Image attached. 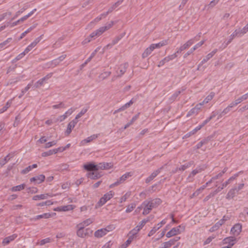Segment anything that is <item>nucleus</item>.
Wrapping results in <instances>:
<instances>
[{"label":"nucleus","mask_w":248,"mask_h":248,"mask_svg":"<svg viewBox=\"0 0 248 248\" xmlns=\"http://www.w3.org/2000/svg\"><path fill=\"white\" fill-rule=\"evenodd\" d=\"M99 165V170H104V169H108L110 168L111 167V165L110 163H100L98 164Z\"/></svg>","instance_id":"c9c22d12"},{"label":"nucleus","mask_w":248,"mask_h":248,"mask_svg":"<svg viewBox=\"0 0 248 248\" xmlns=\"http://www.w3.org/2000/svg\"><path fill=\"white\" fill-rule=\"evenodd\" d=\"M201 104H200L199 103L197 104L194 108H193L190 111H188L186 115V116L189 117L192 115L197 114L200 111L201 108Z\"/></svg>","instance_id":"dca6fc26"},{"label":"nucleus","mask_w":248,"mask_h":248,"mask_svg":"<svg viewBox=\"0 0 248 248\" xmlns=\"http://www.w3.org/2000/svg\"><path fill=\"white\" fill-rule=\"evenodd\" d=\"M133 173L131 172H126L119 179L122 183H124L128 178L131 177Z\"/></svg>","instance_id":"7c9ffc66"},{"label":"nucleus","mask_w":248,"mask_h":248,"mask_svg":"<svg viewBox=\"0 0 248 248\" xmlns=\"http://www.w3.org/2000/svg\"><path fill=\"white\" fill-rule=\"evenodd\" d=\"M195 38L191 39L187 41L185 44L187 48H188L191 46L194 42Z\"/></svg>","instance_id":"774afa93"},{"label":"nucleus","mask_w":248,"mask_h":248,"mask_svg":"<svg viewBox=\"0 0 248 248\" xmlns=\"http://www.w3.org/2000/svg\"><path fill=\"white\" fill-rule=\"evenodd\" d=\"M242 231V225L240 223L235 224L231 230V233L235 237L238 236Z\"/></svg>","instance_id":"6e6552de"},{"label":"nucleus","mask_w":248,"mask_h":248,"mask_svg":"<svg viewBox=\"0 0 248 248\" xmlns=\"http://www.w3.org/2000/svg\"><path fill=\"white\" fill-rule=\"evenodd\" d=\"M78 228V230L77 231V233L78 236L82 238H84L87 235H88L89 232L90 231L89 229H84L85 227L81 226V225H78L77 226Z\"/></svg>","instance_id":"39448f33"},{"label":"nucleus","mask_w":248,"mask_h":248,"mask_svg":"<svg viewBox=\"0 0 248 248\" xmlns=\"http://www.w3.org/2000/svg\"><path fill=\"white\" fill-rule=\"evenodd\" d=\"M50 241H51L50 238H45V239H44L40 241V245L41 246H42V245H45L46 243H48L50 242Z\"/></svg>","instance_id":"338daca9"},{"label":"nucleus","mask_w":248,"mask_h":248,"mask_svg":"<svg viewBox=\"0 0 248 248\" xmlns=\"http://www.w3.org/2000/svg\"><path fill=\"white\" fill-rule=\"evenodd\" d=\"M45 179V176L43 174H40L30 179L31 182H36L37 184H40L43 182Z\"/></svg>","instance_id":"6ab92c4d"},{"label":"nucleus","mask_w":248,"mask_h":248,"mask_svg":"<svg viewBox=\"0 0 248 248\" xmlns=\"http://www.w3.org/2000/svg\"><path fill=\"white\" fill-rule=\"evenodd\" d=\"M180 239V237H176L175 238L170 239L168 242H164L162 245V248H170L171 246L174 245L176 242L178 241Z\"/></svg>","instance_id":"9d476101"},{"label":"nucleus","mask_w":248,"mask_h":248,"mask_svg":"<svg viewBox=\"0 0 248 248\" xmlns=\"http://www.w3.org/2000/svg\"><path fill=\"white\" fill-rule=\"evenodd\" d=\"M97 137H98V135H97V134L93 135L88 137L87 138L82 140L81 141L80 143L81 145H83L85 144V143H89V142L92 141L93 140L96 139Z\"/></svg>","instance_id":"5701e85b"},{"label":"nucleus","mask_w":248,"mask_h":248,"mask_svg":"<svg viewBox=\"0 0 248 248\" xmlns=\"http://www.w3.org/2000/svg\"><path fill=\"white\" fill-rule=\"evenodd\" d=\"M207 142H208V140H203L201 141L195 146L196 149H200L203 145L206 144L207 143Z\"/></svg>","instance_id":"603ef678"},{"label":"nucleus","mask_w":248,"mask_h":248,"mask_svg":"<svg viewBox=\"0 0 248 248\" xmlns=\"http://www.w3.org/2000/svg\"><path fill=\"white\" fill-rule=\"evenodd\" d=\"M51 217V215L50 213H44L42 215H40L36 216L34 218H32L31 220H36L41 218H48Z\"/></svg>","instance_id":"c85d7f7f"},{"label":"nucleus","mask_w":248,"mask_h":248,"mask_svg":"<svg viewBox=\"0 0 248 248\" xmlns=\"http://www.w3.org/2000/svg\"><path fill=\"white\" fill-rule=\"evenodd\" d=\"M245 34V33H243V31L242 29H239L238 30H236L233 33L232 36L236 37H241L243 35Z\"/></svg>","instance_id":"c03bdc74"},{"label":"nucleus","mask_w":248,"mask_h":248,"mask_svg":"<svg viewBox=\"0 0 248 248\" xmlns=\"http://www.w3.org/2000/svg\"><path fill=\"white\" fill-rule=\"evenodd\" d=\"M87 176L92 179H96L99 178L98 174L95 172H90L87 174Z\"/></svg>","instance_id":"a18cd8bd"},{"label":"nucleus","mask_w":248,"mask_h":248,"mask_svg":"<svg viewBox=\"0 0 248 248\" xmlns=\"http://www.w3.org/2000/svg\"><path fill=\"white\" fill-rule=\"evenodd\" d=\"M60 149L61 148L60 147L57 149L50 150L47 152H45L42 154V156L43 157H46L49 155H51L53 154H55L59 151Z\"/></svg>","instance_id":"b1692460"},{"label":"nucleus","mask_w":248,"mask_h":248,"mask_svg":"<svg viewBox=\"0 0 248 248\" xmlns=\"http://www.w3.org/2000/svg\"><path fill=\"white\" fill-rule=\"evenodd\" d=\"M135 207L136 204L135 203H132L127 206L125 212L126 213H130L132 211H133V210L135 208Z\"/></svg>","instance_id":"3c124183"},{"label":"nucleus","mask_w":248,"mask_h":248,"mask_svg":"<svg viewBox=\"0 0 248 248\" xmlns=\"http://www.w3.org/2000/svg\"><path fill=\"white\" fill-rule=\"evenodd\" d=\"M163 168V167H161L157 170H155L149 177L146 179L145 182L146 183H148L153 180L161 172Z\"/></svg>","instance_id":"f8f14e48"},{"label":"nucleus","mask_w":248,"mask_h":248,"mask_svg":"<svg viewBox=\"0 0 248 248\" xmlns=\"http://www.w3.org/2000/svg\"><path fill=\"white\" fill-rule=\"evenodd\" d=\"M244 186V184L242 183L238 185L237 187H234L231 188L226 195V199L228 200L232 199L235 196L236 194H238L239 191L242 189Z\"/></svg>","instance_id":"f03ea898"},{"label":"nucleus","mask_w":248,"mask_h":248,"mask_svg":"<svg viewBox=\"0 0 248 248\" xmlns=\"http://www.w3.org/2000/svg\"><path fill=\"white\" fill-rule=\"evenodd\" d=\"M122 38V36H118L116 37L111 42V45L114 46L116 44H117Z\"/></svg>","instance_id":"680f3d73"},{"label":"nucleus","mask_w":248,"mask_h":248,"mask_svg":"<svg viewBox=\"0 0 248 248\" xmlns=\"http://www.w3.org/2000/svg\"><path fill=\"white\" fill-rule=\"evenodd\" d=\"M14 156V154H9L3 159L0 160V165L2 167Z\"/></svg>","instance_id":"412c9836"},{"label":"nucleus","mask_w":248,"mask_h":248,"mask_svg":"<svg viewBox=\"0 0 248 248\" xmlns=\"http://www.w3.org/2000/svg\"><path fill=\"white\" fill-rule=\"evenodd\" d=\"M17 236V235L16 234H14L12 235L5 237L2 241V244L4 246L8 245L11 241L14 240Z\"/></svg>","instance_id":"aec40b11"},{"label":"nucleus","mask_w":248,"mask_h":248,"mask_svg":"<svg viewBox=\"0 0 248 248\" xmlns=\"http://www.w3.org/2000/svg\"><path fill=\"white\" fill-rule=\"evenodd\" d=\"M133 103H134V101H133V99H132L129 102L126 103L124 106H123L122 107H121L117 110H115L114 112V113H116V112H118L122 111L125 110L127 108L130 107Z\"/></svg>","instance_id":"bb28decb"},{"label":"nucleus","mask_w":248,"mask_h":248,"mask_svg":"<svg viewBox=\"0 0 248 248\" xmlns=\"http://www.w3.org/2000/svg\"><path fill=\"white\" fill-rule=\"evenodd\" d=\"M44 83V81H43L42 79H40L34 84V87L35 88H39L41 86H43Z\"/></svg>","instance_id":"6e6d98bb"},{"label":"nucleus","mask_w":248,"mask_h":248,"mask_svg":"<svg viewBox=\"0 0 248 248\" xmlns=\"http://www.w3.org/2000/svg\"><path fill=\"white\" fill-rule=\"evenodd\" d=\"M219 1V0H212L209 4L208 5V6L210 8H213L215 6H216Z\"/></svg>","instance_id":"0e129e2a"},{"label":"nucleus","mask_w":248,"mask_h":248,"mask_svg":"<svg viewBox=\"0 0 248 248\" xmlns=\"http://www.w3.org/2000/svg\"><path fill=\"white\" fill-rule=\"evenodd\" d=\"M184 91V90H182V91H177L175 92L170 98H169V101L171 103L173 101H174L177 97L179 96V95L181 93L182 91Z\"/></svg>","instance_id":"2f4dec72"},{"label":"nucleus","mask_w":248,"mask_h":248,"mask_svg":"<svg viewBox=\"0 0 248 248\" xmlns=\"http://www.w3.org/2000/svg\"><path fill=\"white\" fill-rule=\"evenodd\" d=\"M25 186H26L25 184H22L21 185L12 187L11 188V190L12 192L20 191V190L24 189L25 187Z\"/></svg>","instance_id":"72a5a7b5"},{"label":"nucleus","mask_w":248,"mask_h":248,"mask_svg":"<svg viewBox=\"0 0 248 248\" xmlns=\"http://www.w3.org/2000/svg\"><path fill=\"white\" fill-rule=\"evenodd\" d=\"M56 143H57V141H56V140H53L51 142H48L46 144L45 148H48L51 147L52 146L56 145Z\"/></svg>","instance_id":"e2e57ef3"},{"label":"nucleus","mask_w":248,"mask_h":248,"mask_svg":"<svg viewBox=\"0 0 248 248\" xmlns=\"http://www.w3.org/2000/svg\"><path fill=\"white\" fill-rule=\"evenodd\" d=\"M128 63H123L119 66L118 70L116 71V73L118 74V77H121L126 72L128 67Z\"/></svg>","instance_id":"9b49d317"},{"label":"nucleus","mask_w":248,"mask_h":248,"mask_svg":"<svg viewBox=\"0 0 248 248\" xmlns=\"http://www.w3.org/2000/svg\"><path fill=\"white\" fill-rule=\"evenodd\" d=\"M215 95V93L214 92H211L210 94L204 99V100L202 103H200L199 104H201V106H202L203 105L208 103L214 98Z\"/></svg>","instance_id":"393cba45"},{"label":"nucleus","mask_w":248,"mask_h":248,"mask_svg":"<svg viewBox=\"0 0 248 248\" xmlns=\"http://www.w3.org/2000/svg\"><path fill=\"white\" fill-rule=\"evenodd\" d=\"M89 108V107L84 108L81 110V111L76 115L74 120H78V118H80L82 116H83L88 111Z\"/></svg>","instance_id":"4c0bfd02"},{"label":"nucleus","mask_w":248,"mask_h":248,"mask_svg":"<svg viewBox=\"0 0 248 248\" xmlns=\"http://www.w3.org/2000/svg\"><path fill=\"white\" fill-rule=\"evenodd\" d=\"M150 220V217H148L147 218L143 219L140 221L139 224L133 230H132V232L134 233H138V232L143 228L145 224Z\"/></svg>","instance_id":"0eeeda50"},{"label":"nucleus","mask_w":248,"mask_h":248,"mask_svg":"<svg viewBox=\"0 0 248 248\" xmlns=\"http://www.w3.org/2000/svg\"><path fill=\"white\" fill-rule=\"evenodd\" d=\"M93 222L92 219L91 218H89L86 219V220L84 221L82 223L79 224L78 225H81V226L85 227V226H88L90 224H91Z\"/></svg>","instance_id":"8fccbe9b"},{"label":"nucleus","mask_w":248,"mask_h":248,"mask_svg":"<svg viewBox=\"0 0 248 248\" xmlns=\"http://www.w3.org/2000/svg\"><path fill=\"white\" fill-rule=\"evenodd\" d=\"M12 40V38H9L5 41L0 44V49L3 48L4 46L9 43Z\"/></svg>","instance_id":"4d7b16f0"},{"label":"nucleus","mask_w":248,"mask_h":248,"mask_svg":"<svg viewBox=\"0 0 248 248\" xmlns=\"http://www.w3.org/2000/svg\"><path fill=\"white\" fill-rule=\"evenodd\" d=\"M65 106L63 102H60L58 105H55L52 106V108L54 109H57V108H65Z\"/></svg>","instance_id":"5fc2aeb1"},{"label":"nucleus","mask_w":248,"mask_h":248,"mask_svg":"<svg viewBox=\"0 0 248 248\" xmlns=\"http://www.w3.org/2000/svg\"><path fill=\"white\" fill-rule=\"evenodd\" d=\"M181 232L182 231L180 230L179 229L174 227L172 228L169 232H168L167 233L166 236L168 238H170L173 236L180 234Z\"/></svg>","instance_id":"ddd939ff"},{"label":"nucleus","mask_w":248,"mask_h":248,"mask_svg":"<svg viewBox=\"0 0 248 248\" xmlns=\"http://www.w3.org/2000/svg\"><path fill=\"white\" fill-rule=\"evenodd\" d=\"M36 11V9H34L31 12H30L28 15L24 16L23 17L20 18L19 21L20 22H23L26 19H27L30 16H31L35 11Z\"/></svg>","instance_id":"ea45409f"},{"label":"nucleus","mask_w":248,"mask_h":248,"mask_svg":"<svg viewBox=\"0 0 248 248\" xmlns=\"http://www.w3.org/2000/svg\"><path fill=\"white\" fill-rule=\"evenodd\" d=\"M216 116V114L214 113H213L211 116H210L209 118L206 119L205 120H204L202 123L199 125V126H201V128L204 126L205 124H206L212 119L214 118Z\"/></svg>","instance_id":"79ce46f5"},{"label":"nucleus","mask_w":248,"mask_h":248,"mask_svg":"<svg viewBox=\"0 0 248 248\" xmlns=\"http://www.w3.org/2000/svg\"><path fill=\"white\" fill-rule=\"evenodd\" d=\"M201 129V126H198L195 129H194L193 130H192L190 132H189L188 133H187L186 134L183 138L184 139V138H188V137H190L191 136L195 134L198 131H199Z\"/></svg>","instance_id":"473e14b6"},{"label":"nucleus","mask_w":248,"mask_h":248,"mask_svg":"<svg viewBox=\"0 0 248 248\" xmlns=\"http://www.w3.org/2000/svg\"><path fill=\"white\" fill-rule=\"evenodd\" d=\"M74 208L73 205H67L66 206H62V211H67L69 210H73Z\"/></svg>","instance_id":"864d4df0"},{"label":"nucleus","mask_w":248,"mask_h":248,"mask_svg":"<svg viewBox=\"0 0 248 248\" xmlns=\"http://www.w3.org/2000/svg\"><path fill=\"white\" fill-rule=\"evenodd\" d=\"M139 114L140 113H139L138 114H136L134 117H133L130 121L128 122L126 124H125V125L124 127V129H125L126 128L130 126L131 124H132L133 123L139 118Z\"/></svg>","instance_id":"e433bc0d"},{"label":"nucleus","mask_w":248,"mask_h":248,"mask_svg":"<svg viewBox=\"0 0 248 248\" xmlns=\"http://www.w3.org/2000/svg\"><path fill=\"white\" fill-rule=\"evenodd\" d=\"M111 230V226H108L106 228H103L95 231L94 236L97 238H100L105 235L108 232Z\"/></svg>","instance_id":"423d86ee"},{"label":"nucleus","mask_w":248,"mask_h":248,"mask_svg":"<svg viewBox=\"0 0 248 248\" xmlns=\"http://www.w3.org/2000/svg\"><path fill=\"white\" fill-rule=\"evenodd\" d=\"M213 56L212 54L209 53L205 58H204L202 61L201 62V64H203V63L206 62L209 60H210Z\"/></svg>","instance_id":"052dcab7"},{"label":"nucleus","mask_w":248,"mask_h":248,"mask_svg":"<svg viewBox=\"0 0 248 248\" xmlns=\"http://www.w3.org/2000/svg\"><path fill=\"white\" fill-rule=\"evenodd\" d=\"M197 173V170H196L195 169L193 170L188 176L187 178V180L189 182H192L193 180V179L192 178Z\"/></svg>","instance_id":"de8ad7c7"},{"label":"nucleus","mask_w":248,"mask_h":248,"mask_svg":"<svg viewBox=\"0 0 248 248\" xmlns=\"http://www.w3.org/2000/svg\"><path fill=\"white\" fill-rule=\"evenodd\" d=\"M187 47L186 46H185V44H184L183 46H180L179 48L177 49V51L175 53L176 54L177 53H180L182 51L187 49Z\"/></svg>","instance_id":"69168bd1"},{"label":"nucleus","mask_w":248,"mask_h":248,"mask_svg":"<svg viewBox=\"0 0 248 248\" xmlns=\"http://www.w3.org/2000/svg\"><path fill=\"white\" fill-rule=\"evenodd\" d=\"M238 176V174H235L232 176L228 180L222 184L223 187H226L230 184L232 181L235 180Z\"/></svg>","instance_id":"f704fd0d"},{"label":"nucleus","mask_w":248,"mask_h":248,"mask_svg":"<svg viewBox=\"0 0 248 248\" xmlns=\"http://www.w3.org/2000/svg\"><path fill=\"white\" fill-rule=\"evenodd\" d=\"M84 168L88 171H95L99 170V165H95L93 163H89L84 165Z\"/></svg>","instance_id":"a211bd4d"},{"label":"nucleus","mask_w":248,"mask_h":248,"mask_svg":"<svg viewBox=\"0 0 248 248\" xmlns=\"http://www.w3.org/2000/svg\"><path fill=\"white\" fill-rule=\"evenodd\" d=\"M133 103H134V101H133V99H132L129 102L126 103L124 106H123L122 107H121L117 110H115L114 112V113H116V112H118L122 111L125 110L127 108L130 107Z\"/></svg>","instance_id":"a878e982"},{"label":"nucleus","mask_w":248,"mask_h":248,"mask_svg":"<svg viewBox=\"0 0 248 248\" xmlns=\"http://www.w3.org/2000/svg\"><path fill=\"white\" fill-rule=\"evenodd\" d=\"M205 42V40H202L199 43H197L193 47V50H195L200 46H201Z\"/></svg>","instance_id":"bf43d9fd"},{"label":"nucleus","mask_w":248,"mask_h":248,"mask_svg":"<svg viewBox=\"0 0 248 248\" xmlns=\"http://www.w3.org/2000/svg\"><path fill=\"white\" fill-rule=\"evenodd\" d=\"M113 25V22L112 21H111L110 23H108L107 25H106L104 27H100L98 30H97L96 31L97 32L98 36H100L105 31L109 29Z\"/></svg>","instance_id":"f3484780"},{"label":"nucleus","mask_w":248,"mask_h":248,"mask_svg":"<svg viewBox=\"0 0 248 248\" xmlns=\"http://www.w3.org/2000/svg\"><path fill=\"white\" fill-rule=\"evenodd\" d=\"M161 203V200L158 198L150 201H145L141 204V207L143 209L142 214L143 215L148 214L153 208L156 207Z\"/></svg>","instance_id":"f257e3e1"},{"label":"nucleus","mask_w":248,"mask_h":248,"mask_svg":"<svg viewBox=\"0 0 248 248\" xmlns=\"http://www.w3.org/2000/svg\"><path fill=\"white\" fill-rule=\"evenodd\" d=\"M78 122V120H73L68 124L67 129L65 132V135L68 136L71 133L72 129L75 126Z\"/></svg>","instance_id":"2eb2a0df"},{"label":"nucleus","mask_w":248,"mask_h":248,"mask_svg":"<svg viewBox=\"0 0 248 248\" xmlns=\"http://www.w3.org/2000/svg\"><path fill=\"white\" fill-rule=\"evenodd\" d=\"M41 36L35 39L33 42H32L26 48V49L24 50L25 52H26L27 53L29 52L34 47L36 46V45L41 41Z\"/></svg>","instance_id":"4468645a"},{"label":"nucleus","mask_w":248,"mask_h":248,"mask_svg":"<svg viewBox=\"0 0 248 248\" xmlns=\"http://www.w3.org/2000/svg\"><path fill=\"white\" fill-rule=\"evenodd\" d=\"M114 192L112 191H110L105 194L98 202L97 204L99 206H103L107 201L111 199L114 196Z\"/></svg>","instance_id":"7ed1b4c3"},{"label":"nucleus","mask_w":248,"mask_h":248,"mask_svg":"<svg viewBox=\"0 0 248 248\" xmlns=\"http://www.w3.org/2000/svg\"><path fill=\"white\" fill-rule=\"evenodd\" d=\"M111 72H104L102 73H101L99 76V78H100V79L101 80H104L105 79H106V78H107L110 75H111Z\"/></svg>","instance_id":"58836bf2"},{"label":"nucleus","mask_w":248,"mask_h":248,"mask_svg":"<svg viewBox=\"0 0 248 248\" xmlns=\"http://www.w3.org/2000/svg\"><path fill=\"white\" fill-rule=\"evenodd\" d=\"M216 116V114L214 113H213L211 116H210L209 118L206 119L205 120H204L202 123L199 125V126H201V128L204 126L205 124H206L212 119L214 118Z\"/></svg>","instance_id":"37998d69"},{"label":"nucleus","mask_w":248,"mask_h":248,"mask_svg":"<svg viewBox=\"0 0 248 248\" xmlns=\"http://www.w3.org/2000/svg\"><path fill=\"white\" fill-rule=\"evenodd\" d=\"M231 110V109L228 107H226L224 109V110L219 114L218 115V119H219V118H221L223 116H224V115L228 113Z\"/></svg>","instance_id":"09e8293b"},{"label":"nucleus","mask_w":248,"mask_h":248,"mask_svg":"<svg viewBox=\"0 0 248 248\" xmlns=\"http://www.w3.org/2000/svg\"><path fill=\"white\" fill-rule=\"evenodd\" d=\"M48 197H52V195H50L48 193L44 194L41 195H37L33 196L32 200L34 201H38L40 200H45Z\"/></svg>","instance_id":"4be33fe9"},{"label":"nucleus","mask_w":248,"mask_h":248,"mask_svg":"<svg viewBox=\"0 0 248 248\" xmlns=\"http://www.w3.org/2000/svg\"><path fill=\"white\" fill-rule=\"evenodd\" d=\"M193 161H190L188 163L181 166L180 168H177L176 170L174 171V172H176L178 170L182 171L185 170L187 168L190 167L193 164Z\"/></svg>","instance_id":"c756f323"},{"label":"nucleus","mask_w":248,"mask_h":248,"mask_svg":"<svg viewBox=\"0 0 248 248\" xmlns=\"http://www.w3.org/2000/svg\"><path fill=\"white\" fill-rule=\"evenodd\" d=\"M12 104V100L8 101L5 106L0 109V113H3Z\"/></svg>","instance_id":"49530a36"},{"label":"nucleus","mask_w":248,"mask_h":248,"mask_svg":"<svg viewBox=\"0 0 248 248\" xmlns=\"http://www.w3.org/2000/svg\"><path fill=\"white\" fill-rule=\"evenodd\" d=\"M154 50L153 48V47L152 46V45L148 47H147L145 51L143 52L142 55V57L143 58H145L147 57L148 56H149L152 52Z\"/></svg>","instance_id":"cd10ccee"},{"label":"nucleus","mask_w":248,"mask_h":248,"mask_svg":"<svg viewBox=\"0 0 248 248\" xmlns=\"http://www.w3.org/2000/svg\"><path fill=\"white\" fill-rule=\"evenodd\" d=\"M236 242V238L234 236H229L225 238L222 242L223 245L228 244L227 246L232 248Z\"/></svg>","instance_id":"20e7f679"},{"label":"nucleus","mask_w":248,"mask_h":248,"mask_svg":"<svg viewBox=\"0 0 248 248\" xmlns=\"http://www.w3.org/2000/svg\"><path fill=\"white\" fill-rule=\"evenodd\" d=\"M159 230L158 229V228H157L156 226H155L150 231V232H149L148 234V236H152L153 235H154L155 232L158 230Z\"/></svg>","instance_id":"13d9d810"},{"label":"nucleus","mask_w":248,"mask_h":248,"mask_svg":"<svg viewBox=\"0 0 248 248\" xmlns=\"http://www.w3.org/2000/svg\"><path fill=\"white\" fill-rule=\"evenodd\" d=\"M216 116V114L214 113H213L211 116H210L209 118L206 119L205 120H204L202 123L199 125V126H201V128L204 126L205 124H206L212 119L214 118Z\"/></svg>","instance_id":"a19ab883"},{"label":"nucleus","mask_w":248,"mask_h":248,"mask_svg":"<svg viewBox=\"0 0 248 248\" xmlns=\"http://www.w3.org/2000/svg\"><path fill=\"white\" fill-rule=\"evenodd\" d=\"M177 56V54L176 53H174L171 55H169L167 57H166L164 58L163 60L160 61L158 64V67H161L166 62H170L171 60H172L174 59L175 58H176Z\"/></svg>","instance_id":"1a4fd4ad"}]
</instances>
